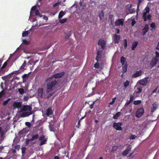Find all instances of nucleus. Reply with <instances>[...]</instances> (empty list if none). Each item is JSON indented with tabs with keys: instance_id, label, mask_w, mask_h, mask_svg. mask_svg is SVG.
<instances>
[{
	"instance_id": "nucleus-64",
	"label": "nucleus",
	"mask_w": 159,
	"mask_h": 159,
	"mask_svg": "<svg viewBox=\"0 0 159 159\" xmlns=\"http://www.w3.org/2000/svg\"><path fill=\"white\" fill-rule=\"evenodd\" d=\"M156 65L152 63L151 62L150 64V67L151 68H153L154 66Z\"/></svg>"
},
{
	"instance_id": "nucleus-3",
	"label": "nucleus",
	"mask_w": 159,
	"mask_h": 159,
	"mask_svg": "<svg viewBox=\"0 0 159 159\" xmlns=\"http://www.w3.org/2000/svg\"><path fill=\"white\" fill-rule=\"evenodd\" d=\"M144 113V110L143 108H139L136 112L135 116L137 118H140L142 116Z\"/></svg>"
},
{
	"instance_id": "nucleus-38",
	"label": "nucleus",
	"mask_w": 159,
	"mask_h": 159,
	"mask_svg": "<svg viewBox=\"0 0 159 159\" xmlns=\"http://www.w3.org/2000/svg\"><path fill=\"white\" fill-rule=\"evenodd\" d=\"M31 74V72H30L28 74H25L22 76L23 78V79H27L29 77V74Z\"/></svg>"
},
{
	"instance_id": "nucleus-6",
	"label": "nucleus",
	"mask_w": 159,
	"mask_h": 159,
	"mask_svg": "<svg viewBox=\"0 0 159 159\" xmlns=\"http://www.w3.org/2000/svg\"><path fill=\"white\" fill-rule=\"evenodd\" d=\"M120 35L116 34H113V39L114 43L118 44L120 41Z\"/></svg>"
},
{
	"instance_id": "nucleus-31",
	"label": "nucleus",
	"mask_w": 159,
	"mask_h": 159,
	"mask_svg": "<svg viewBox=\"0 0 159 159\" xmlns=\"http://www.w3.org/2000/svg\"><path fill=\"white\" fill-rule=\"evenodd\" d=\"M79 5L81 7H82L83 8L85 7L86 5V3L83 2L82 1H80L79 2Z\"/></svg>"
},
{
	"instance_id": "nucleus-42",
	"label": "nucleus",
	"mask_w": 159,
	"mask_h": 159,
	"mask_svg": "<svg viewBox=\"0 0 159 159\" xmlns=\"http://www.w3.org/2000/svg\"><path fill=\"white\" fill-rule=\"evenodd\" d=\"M5 94V93L3 90H2L0 92V98L2 97Z\"/></svg>"
},
{
	"instance_id": "nucleus-29",
	"label": "nucleus",
	"mask_w": 159,
	"mask_h": 159,
	"mask_svg": "<svg viewBox=\"0 0 159 159\" xmlns=\"http://www.w3.org/2000/svg\"><path fill=\"white\" fill-rule=\"evenodd\" d=\"M120 112H117L115 115L113 116V118L115 119H117L119 116L121 115Z\"/></svg>"
},
{
	"instance_id": "nucleus-49",
	"label": "nucleus",
	"mask_w": 159,
	"mask_h": 159,
	"mask_svg": "<svg viewBox=\"0 0 159 159\" xmlns=\"http://www.w3.org/2000/svg\"><path fill=\"white\" fill-rule=\"evenodd\" d=\"M20 73V72L19 71V70H18L17 71H13L12 74H16V75H17V74H19Z\"/></svg>"
},
{
	"instance_id": "nucleus-39",
	"label": "nucleus",
	"mask_w": 159,
	"mask_h": 159,
	"mask_svg": "<svg viewBox=\"0 0 159 159\" xmlns=\"http://www.w3.org/2000/svg\"><path fill=\"white\" fill-rule=\"evenodd\" d=\"M21 149H22V151H21V152H22V153L23 154V156L24 155H25L26 153V152H25V151H26V148H25V147H23L21 148Z\"/></svg>"
},
{
	"instance_id": "nucleus-5",
	"label": "nucleus",
	"mask_w": 159,
	"mask_h": 159,
	"mask_svg": "<svg viewBox=\"0 0 159 159\" xmlns=\"http://www.w3.org/2000/svg\"><path fill=\"white\" fill-rule=\"evenodd\" d=\"M98 45L101 46V48L103 49H105L106 45V42L105 40L103 39H101L99 40Z\"/></svg>"
},
{
	"instance_id": "nucleus-21",
	"label": "nucleus",
	"mask_w": 159,
	"mask_h": 159,
	"mask_svg": "<svg viewBox=\"0 0 159 159\" xmlns=\"http://www.w3.org/2000/svg\"><path fill=\"white\" fill-rule=\"evenodd\" d=\"M158 107V105L157 104L155 103L152 105V107L151 108V112H153L156 110Z\"/></svg>"
},
{
	"instance_id": "nucleus-48",
	"label": "nucleus",
	"mask_w": 159,
	"mask_h": 159,
	"mask_svg": "<svg viewBox=\"0 0 159 159\" xmlns=\"http://www.w3.org/2000/svg\"><path fill=\"white\" fill-rule=\"evenodd\" d=\"M134 96L131 95L130 96V99L129 100L130 101V102H132L134 100Z\"/></svg>"
},
{
	"instance_id": "nucleus-12",
	"label": "nucleus",
	"mask_w": 159,
	"mask_h": 159,
	"mask_svg": "<svg viewBox=\"0 0 159 159\" xmlns=\"http://www.w3.org/2000/svg\"><path fill=\"white\" fill-rule=\"evenodd\" d=\"M22 106V102H14L13 104V107L14 108H20Z\"/></svg>"
},
{
	"instance_id": "nucleus-8",
	"label": "nucleus",
	"mask_w": 159,
	"mask_h": 159,
	"mask_svg": "<svg viewBox=\"0 0 159 159\" xmlns=\"http://www.w3.org/2000/svg\"><path fill=\"white\" fill-rule=\"evenodd\" d=\"M124 24V20L123 19H119L116 20L115 22V25L116 26H121L123 25Z\"/></svg>"
},
{
	"instance_id": "nucleus-2",
	"label": "nucleus",
	"mask_w": 159,
	"mask_h": 159,
	"mask_svg": "<svg viewBox=\"0 0 159 159\" xmlns=\"http://www.w3.org/2000/svg\"><path fill=\"white\" fill-rule=\"evenodd\" d=\"M122 125V123L121 122H114L113 127L116 130L121 131L122 129V128L121 126Z\"/></svg>"
},
{
	"instance_id": "nucleus-20",
	"label": "nucleus",
	"mask_w": 159,
	"mask_h": 159,
	"mask_svg": "<svg viewBox=\"0 0 159 159\" xmlns=\"http://www.w3.org/2000/svg\"><path fill=\"white\" fill-rule=\"evenodd\" d=\"M129 146H128L126 149H125L123 152V155L124 156H126L129 153L131 148H129Z\"/></svg>"
},
{
	"instance_id": "nucleus-14",
	"label": "nucleus",
	"mask_w": 159,
	"mask_h": 159,
	"mask_svg": "<svg viewBox=\"0 0 159 159\" xmlns=\"http://www.w3.org/2000/svg\"><path fill=\"white\" fill-rule=\"evenodd\" d=\"M32 108L31 106L29 105H25L21 110V111H31Z\"/></svg>"
},
{
	"instance_id": "nucleus-46",
	"label": "nucleus",
	"mask_w": 159,
	"mask_h": 159,
	"mask_svg": "<svg viewBox=\"0 0 159 159\" xmlns=\"http://www.w3.org/2000/svg\"><path fill=\"white\" fill-rule=\"evenodd\" d=\"M45 137L44 135H42L41 136L39 139V140L40 141H42L44 139H45Z\"/></svg>"
},
{
	"instance_id": "nucleus-50",
	"label": "nucleus",
	"mask_w": 159,
	"mask_h": 159,
	"mask_svg": "<svg viewBox=\"0 0 159 159\" xmlns=\"http://www.w3.org/2000/svg\"><path fill=\"white\" fill-rule=\"evenodd\" d=\"M25 125H26L28 128H30L31 126V124L30 122H25Z\"/></svg>"
},
{
	"instance_id": "nucleus-11",
	"label": "nucleus",
	"mask_w": 159,
	"mask_h": 159,
	"mask_svg": "<svg viewBox=\"0 0 159 159\" xmlns=\"http://www.w3.org/2000/svg\"><path fill=\"white\" fill-rule=\"evenodd\" d=\"M148 77H147L140 80L139 82V84L143 86H146L148 83Z\"/></svg>"
},
{
	"instance_id": "nucleus-36",
	"label": "nucleus",
	"mask_w": 159,
	"mask_h": 159,
	"mask_svg": "<svg viewBox=\"0 0 159 159\" xmlns=\"http://www.w3.org/2000/svg\"><path fill=\"white\" fill-rule=\"evenodd\" d=\"M47 139H44L43 140H42V141H41V142L39 144V145L40 146H42L44 144H45L47 142Z\"/></svg>"
},
{
	"instance_id": "nucleus-25",
	"label": "nucleus",
	"mask_w": 159,
	"mask_h": 159,
	"mask_svg": "<svg viewBox=\"0 0 159 159\" xmlns=\"http://www.w3.org/2000/svg\"><path fill=\"white\" fill-rule=\"evenodd\" d=\"M138 43L137 41L134 42L132 43L131 47L132 49L134 50L138 45Z\"/></svg>"
},
{
	"instance_id": "nucleus-15",
	"label": "nucleus",
	"mask_w": 159,
	"mask_h": 159,
	"mask_svg": "<svg viewBox=\"0 0 159 159\" xmlns=\"http://www.w3.org/2000/svg\"><path fill=\"white\" fill-rule=\"evenodd\" d=\"M148 24H146L144 28L142 30L143 35H145L146 33L148 31Z\"/></svg>"
},
{
	"instance_id": "nucleus-1",
	"label": "nucleus",
	"mask_w": 159,
	"mask_h": 159,
	"mask_svg": "<svg viewBox=\"0 0 159 159\" xmlns=\"http://www.w3.org/2000/svg\"><path fill=\"white\" fill-rule=\"evenodd\" d=\"M46 82L47 83L46 91L47 93L53 90L57 84V81L51 77L46 80Z\"/></svg>"
},
{
	"instance_id": "nucleus-17",
	"label": "nucleus",
	"mask_w": 159,
	"mask_h": 159,
	"mask_svg": "<svg viewBox=\"0 0 159 159\" xmlns=\"http://www.w3.org/2000/svg\"><path fill=\"white\" fill-rule=\"evenodd\" d=\"M53 114L52 110V107H50L48 108L46 113V115L47 116H50Z\"/></svg>"
},
{
	"instance_id": "nucleus-61",
	"label": "nucleus",
	"mask_w": 159,
	"mask_h": 159,
	"mask_svg": "<svg viewBox=\"0 0 159 159\" xmlns=\"http://www.w3.org/2000/svg\"><path fill=\"white\" fill-rule=\"evenodd\" d=\"M43 19L46 20V21H47L48 19V17L47 16H44L43 17Z\"/></svg>"
},
{
	"instance_id": "nucleus-43",
	"label": "nucleus",
	"mask_w": 159,
	"mask_h": 159,
	"mask_svg": "<svg viewBox=\"0 0 159 159\" xmlns=\"http://www.w3.org/2000/svg\"><path fill=\"white\" fill-rule=\"evenodd\" d=\"M150 27L152 29H155L156 28V27L155 26V23L154 22H152L150 24Z\"/></svg>"
},
{
	"instance_id": "nucleus-32",
	"label": "nucleus",
	"mask_w": 159,
	"mask_h": 159,
	"mask_svg": "<svg viewBox=\"0 0 159 159\" xmlns=\"http://www.w3.org/2000/svg\"><path fill=\"white\" fill-rule=\"evenodd\" d=\"M125 57L122 56L120 58V62L122 64V65H124L125 62Z\"/></svg>"
},
{
	"instance_id": "nucleus-7",
	"label": "nucleus",
	"mask_w": 159,
	"mask_h": 159,
	"mask_svg": "<svg viewBox=\"0 0 159 159\" xmlns=\"http://www.w3.org/2000/svg\"><path fill=\"white\" fill-rule=\"evenodd\" d=\"M103 51L98 50L97 52V56L95 58L97 62L99 60L102 58Z\"/></svg>"
},
{
	"instance_id": "nucleus-28",
	"label": "nucleus",
	"mask_w": 159,
	"mask_h": 159,
	"mask_svg": "<svg viewBox=\"0 0 159 159\" xmlns=\"http://www.w3.org/2000/svg\"><path fill=\"white\" fill-rule=\"evenodd\" d=\"M26 61H24V63H23L22 65L20 67V70H22V71H23L24 70L25 67L26 66Z\"/></svg>"
},
{
	"instance_id": "nucleus-52",
	"label": "nucleus",
	"mask_w": 159,
	"mask_h": 159,
	"mask_svg": "<svg viewBox=\"0 0 159 159\" xmlns=\"http://www.w3.org/2000/svg\"><path fill=\"white\" fill-rule=\"evenodd\" d=\"M49 128L51 131H54V128L52 125H49Z\"/></svg>"
},
{
	"instance_id": "nucleus-9",
	"label": "nucleus",
	"mask_w": 159,
	"mask_h": 159,
	"mask_svg": "<svg viewBox=\"0 0 159 159\" xmlns=\"http://www.w3.org/2000/svg\"><path fill=\"white\" fill-rule=\"evenodd\" d=\"M64 74L65 72H62L60 73L55 74L51 76V77H52V78H54L55 79L60 78H61L64 75Z\"/></svg>"
},
{
	"instance_id": "nucleus-47",
	"label": "nucleus",
	"mask_w": 159,
	"mask_h": 159,
	"mask_svg": "<svg viewBox=\"0 0 159 159\" xmlns=\"http://www.w3.org/2000/svg\"><path fill=\"white\" fill-rule=\"evenodd\" d=\"M36 7L35 6H33V7L31 8V11L30 12V15L31 14V13H32V11H36Z\"/></svg>"
},
{
	"instance_id": "nucleus-59",
	"label": "nucleus",
	"mask_w": 159,
	"mask_h": 159,
	"mask_svg": "<svg viewBox=\"0 0 159 159\" xmlns=\"http://www.w3.org/2000/svg\"><path fill=\"white\" fill-rule=\"evenodd\" d=\"M54 93H50L47 96L48 98H49Z\"/></svg>"
},
{
	"instance_id": "nucleus-45",
	"label": "nucleus",
	"mask_w": 159,
	"mask_h": 159,
	"mask_svg": "<svg viewBox=\"0 0 159 159\" xmlns=\"http://www.w3.org/2000/svg\"><path fill=\"white\" fill-rule=\"evenodd\" d=\"M99 64L98 62H96L94 65V67L95 68H99Z\"/></svg>"
},
{
	"instance_id": "nucleus-57",
	"label": "nucleus",
	"mask_w": 159,
	"mask_h": 159,
	"mask_svg": "<svg viewBox=\"0 0 159 159\" xmlns=\"http://www.w3.org/2000/svg\"><path fill=\"white\" fill-rule=\"evenodd\" d=\"M20 147L19 145H16L15 147V149H16L17 150H19V149H20Z\"/></svg>"
},
{
	"instance_id": "nucleus-16",
	"label": "nucleus",
	"mask_w": 159,
	"mask_h": 159,
	"mask_svg": "<svg viewBox=\"0 0 159 159\" xmlns=\"http://www.w3.org/2000/svg\"><path fill=\"white\" fill-rule=\"evenodd\" d=\"M137 90L135 91L133 93V94L135 97H137L139 96V95L137 94L141 92L142 89L141 87H138L137 89Z\"/></svg>"
},
{
	"instance_id": "nucleus-27",
	"label": "nucleus",
	"mask_w": 159,
	"mask_h": 159,
	"mask_svg": "<svg viewBox=\"0 0 159 159\" xmlns=\"http://www.w3.org/2000/svg\"><path fill=\"white\" fill-rule=\"evenodd\" d=\"M130 82L128 80H126L125 82L124 83V88L125 89L129 85Z\"/></svg>"
},
{
	"instance_id": "nucleus-54",
	"label": "nucleus",
	"mask_w": 159,
	"mask_h": 159,
	"mask_svg": "<svg viewBox=\"0 0 159 159\" xmlns=\"http://www.w3.org/2000/svg\"><path fill=\"white\" fill-rule=\"evenodd\" d=\"M23 43H25L26 44H28L29 43V42L26 40H23Z\"/></svg>"
},
{
	"instance_id": "nucleus-63",
	"label": "nucleus",
	"mask_w": 159,
	"mask_h": 159,
	"mask_svg": "<svg viewBox=\"0 0 159 159\" xmlns=\"http://www.w3.org/2000/svg\"><path fill=\"white\" fill-rule=\"evenodd\" d=\"M135 138V135H132L131 136L130 139H134Z\"/></svg>"
},
{
	"instance_id": "nucleus-22",
	"label": "nucleus",
	"mask_w": 159,
	"mask_h": 159,
	"mask_svg": "<svg viewBox=\"0 0 159 159\" xmlns=\"http://www.w3.org/2000/svg\"><path fill=\"white\" fill-rule=\"evenodd\" d=\"M128 64L127 63H126L125 65L122 67V72L123 74L125 73L127 70Z\"/></svg>"
},
{
	"instance_id": "nucleus-23",
	"label": "nucleus",
	"mask_w": 159,
	"mask_h": 159,
	"mask_svg": "<svg viewBox=\"0 0 159 159\" xmlns=\"http://www.w3.org/2000/svg\"><path fill=\"white\" fill-rule=\"evenodd\" d=\"M159 61L158 58H157V57H154L152 58L151 62L152 63L156 65Z\"/></svg>"
},
{
	"instance_id": "nucleus-58",
	"label": "nucleus",
	"mask_w": 159,
	"mask_h": 159,
	"mask_svg": "<svg viewBox=\"0 0 159 159\" xmlns=\"http://www.w3.org/2000/svg\"><path fill=\"white\" fill-rule=\"evenodd\" d=\"M95 104V102H93V103L91 105H90V108L92 109V108H93V106Z\"/></svg>"
},
{
	"instance_id": "nucleus-30",
	"label": "nucleus",
	"mask_w": 159,
	"mask_h": 159,
	"mask_svg": "<svg viewBox=\"0 0 159 159\" xmlns=\"http://www.w3.org/2000/svg\"><path fill=\"white\" fill-rule=\"evenodd\" d=\"M65 15V13L63 11H60L58 15V18L61 19Z\"/></svg>"
},
{
	"instance_id": "nucleus-53",
	"label": "nucleus",
	"mask_w": 159,
	"mask_h": 159,
	"mask_svg": "<svg viewBox=\"0 0 159 159\" xmlns=\"http://www.w3.org/2000/svg\"><path fill=\"white\" fill-rule=\"evenodd\" d=\"M155 53L156 55L155 57H157V58H159V52L157 51H156Z\"/></svg>"
},
{
	"instance_id": "nucleus-10",
	"label": "nucleus",
	"mask_w": 159,
	"mask_h": 159,
	"mask_svg": "<svg viewBox=\"0 0 159 159\" xmlns=\"http://www.w3.org/2000/svg\"><path fill=\"white\" fill-rule=\"evenodd\" d=\"M145 11L143 13V18L144 21H147L146 15L147 13H149L150 11V8L148 7H146L145 8Z\"/></svg>"
},
{
	"instance_id": "nucleus-55",
	"label": "nucleus",
	"mask_w": 159,
	"mask_h": 159,
	"mask_svg": "<svg viewBox=\"0 0 159 159\" xmlns=\"http://www.w3.org/2000/svg\"><path fill=\"white\" fill-rule=\"evenodd\" d=\"M146 17H147V19H148L149 20H150L151 19V18L152 17V16L151 15L149 14L148 15H147V16H146Z\"/></svg>"
},
{
	"instance_id": "nucleus-40",
	"label": "nucleus",
	"mask_w": 159,
	"mask_h": 159,
	"mask_svg": "<svg viewBox=\"0 0 159 159\" xmlns=\"http://www.w3.org/2000/svg\"><path fill=\"white\" fill-rule=\"evenodd\" d=\"M19 92L21 94L24 93V89L22 88H19L18 89Z\"/></svg>"
},
{
	"instance_id": "nucleus-56",
	"label": "nucleus",
	"mask_w": 159,
	"mask_h": 159,
	"mask_svg": "<svg viewBox=\"0 0 159 159\" xmlns=\"http://www.w3.org/2000/svg\"><path fill=\"white\" fill-rule=\"evenodd\" d=\"M35 11V14L36 16H38L39 15V11L38 10H36Z\"/></svg>"
},
{
	"instance_id": "nucleus-41",
	"label": "nucleus",
	"mask_w": 159,
	"mask_h": 159,
	"mask_svg": "<svg viewBox=\"0 0 159 159\" xmlns=\"http://www.w3.org/2000/svg\"><path fill=\"white\" fill-rule=\"evenodd\" d=\"M11 99L10 98H8L7 100L5 101L3 103V105L4 106L6 105L8 102L10 101Z\"/></svg>"
},
{
	"instance_id": "nucleus-62",
	"label": "nucleus",
	"mask_w": 159,
	"mask_h": 159,
	"mask_svg": "<svg viewBox=\"0 0 159 159\" xmlns=\"http://www.w3.org/2000/svg\"><path fill=\"white\" fill-rule=\"evenodd\" d=\"M131 102L130 100L128 101L126 103L125 105H129Z\"/></svg>"
},
{
	"instance_id": "nucleus-19",
	"label": "nucleus",
	"mask_w": 159,
	"mask_h": 159,
	"mask_svg": "<svg viewBox=\"0 0 159 159\" xmlns=\"http://www.w3.org/2000/svg\"><path fill=\"white\" fill-rule=\"evenodd\" d=\"M43 89L42 88H39L38 90V96L40 98H43Z\"/></svg>"
},
{
	"instance_id": "nucleus-26",
	"label": "nucleus",
	"mask_w": 159,
	"mask_h": 159,
	"mask_svg": "<svg viewBox=\"0 0 159 159\" xmlns=\"http://www.w3.org/2000/svg\"><path fill=\"white\" fill-rule=\"evenodd\" d=\"M104 14L103 10H102L99 12V16L100 18V20H102V18L104 17Z\"/></svg>"
},
{
	"instance_id": "nucleus-37",
	"label": "nucleus",
	"mask_w": 159,
	"mask_h": 159,
	"mask_svg": "<svg viewBox=\"0 0 159 159\" xmlns=\"http://www.w3.org/2000/svg\"><path fill=\"white\" fill-rule=\"evenodd\" d=\"M141 102V100L134 101V105H138L140 104Z\"/></svg>"
},
{
	"instance_id": "nucleus-34",
	"label": "nucleus",
	"mask_w": 159,
	"mask_h": 159,
	"mask_svg": "<svg viewBox=\"0 0 159 159\" xmlns=\"http://www.w3.org/2000/svg\"><path fill=\"white\" fill-rule=\"evenodd\" d=\"M29 34V31H26L23 32L22 36L23 37H25L27 36Z\"/></svg>"
},
{
	"instance_id": "nucleus-51",
	"label": "nucleus",
	"mask_w": 159,
	"mask_h": 159,
	"mask_svg": "<svg viewBox=\"0 0 159 159\" xmlns=\"http://www.w3.org/2000/svg\"><path fill=\"white\" fill-rule=\"evenodd\" d=\"M116 98V97L113 98V99H112V102H110L109 103V104L110 105H112L114 103V102H115Z\"/></svg>"
},
{
	"instance_id": "nucleus-24",
	"label": "nucleus",
	"mask_w": 159,
	"mask_h": 159,
	"mask_svg": "<svg viewBox=\"0 0 159 159\" xmlns=\"http://www.w3.org/2000/svg\"><path fill=\"white\" fill-rule=\"evenodd\" d=\"M39 135L38 134L34 135L33 134L32 135L31 138L30 139V141H34L35 139H37L39 137Z\"/></svg>"
},
{
	"instance_id": "nucleus-4",
	"label": "nucleus",
	"mask_w": 159,
	"mask_h": 159,
	"mask_svg": "<svg viewBox=\"0 0 159 159\" xmlns=\"http://www.w3.org/2000/svg\"><path fill=\"white\" fill-rule=\"evenodd\" d=\"M6 132L2 127H0V141H2L4 140Z\"/></svg>"
},
{
	"instance_id": "nucleus-13",
	"label": "nucleus",
	"mask_w": 159,
	"mask_h": 159,
	"mask_svg": "<svg viewBox=\"0 0 159 159\" xmlns=\"http://www.w3.org/2000/svg\"><path fill=\"white\" fill-rule=\"evenodd\" d=\"M142 74V71L141 70L136 71L134 74L132 75L133 78H136L141 76Z\"/></svg>"
},
{
	"instance_id": "nucleus-35",
	"label": "nucleus",
	"mask_w": 159,
	"mask_h": 159,
	"mask_svg": "<svg viewBox=\"0 0 159 159\" xmlns=\"http://www.w3.org/2000/svg\"><path fill=\"white\" fill-rule=\"evenodd\" d=\"M7 61L5 62L3 65L1 67V69L2 70V72H3V69L6 67L7 66Z\"/></svg>"
},
{
	"instance_id": "nucleus-33",
	"label": "nucleus",
	"mask_w": 159,
	"mask_h": 159,
	"mask_svg": "<svg viewBox=\"0 0 159 159\" xmlns=\"http://www.w3.org/2000/svg\"><path fill=\"white\" fill-rule=\"evenodd\" d=\"M67 20V18H64L63 19H61L59 20V22L61 23V24H63L66 22Z\"/></svg>"
},
{
	"instance_id": "nucleus-60",
	"label": "nucleus",
	"mask_w": 159,
	"mask_h": 159,
	"mask_svg": "<svg viewBox=\"0 0 159 159\" xmlns=\"http://www.w3.org/2000/svg\"><path fill=\"white\" fill-rule=\"evenodd\" d=\"M30 141V139H26V141H25L26 144V145L28 144L29 143V141Z\"/></svg>"
},
{
	"instance_id": "nucleus-44",
	"label": "nucleus",
	"mask_w": 159,
	"mask_h": 159,
	"mask_svg": "<svg viewBox=\"0 0 159 159\" xmlns=\"http://www.w3.org/2000/svg\"><path fill=\"white\" fill-rule=\"evenodd\" d=\"M124 48H126L127 47V40L126 39H125L124 40Z\"/></svg>"
},
{
	"instance_id": "nucleus-18",
	"label": "nucleus",
	"mask_w": 159,
	"mask_h": 159,
	"mask_svg": "<svg viewBox=\"0 0 159 159\" xmlns=\"http://www.w3.org/2000/svg\"><path fill=\"white\" fill-rule=\"evenodd\" d=\"M32 114V113L31 111L25 112L21 114V116L23 117H25L31 115Z\"/></svg>"
}]
</instances>
